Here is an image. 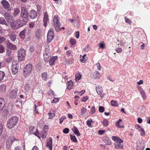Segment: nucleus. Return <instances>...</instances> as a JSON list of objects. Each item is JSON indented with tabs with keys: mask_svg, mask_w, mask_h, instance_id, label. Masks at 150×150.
<instances>
[{
	"mask_svg": "<svg viewBox=\"0 0 150 150\" xmlns=\"http://www.w3.org/2000/svg\"><path fill=\"white\" fill-rule=\"evenodd\" d=\"M53 23L55 29L57 32L59 31L61 29H64V27L61 28V24L59 22V18L57 16H54Z\"/></svg>",
	"mask_w": 150,
	"mask_h": 150,
	"instance_id": "f257e3e1",
	"label": "nucleus"
},
{
	"mask_svg": "<svg viewBox=\"0 0 150 150\" xmlns=\"http://www.w3.org/2000/svg\"><path fill=\"white\" fill-rule=\"evenodd\" d=\"M18 121V118L17 117H11L8 120L7 126L8 128L11 129L16 124Z\"/></svg>",
	"mask_w": 150,
	"mask_h": 150,
	"instance_id": "f03ea898",
	"label": "nucleus"
},
{
	"mask_svg": "<svg viewBox=\"0 0 150 150\" xmlns=\"http://www.w3.org/2000/svg\"><path fill=\"white\" fill-rule=\"evenodd\" d=\"M21 9L20 16L21 18L28 20V13L27 9L24 6H22Z\"/></svg>",
	"mask_w": 150,
	"mask_h": 150,
	"instance_id": "7ed1b4c3",
	"label": "nucleus"
},
{
	"mask_svg": "<svg viewBox=\"0 0 150 150\" xmlns=\"http://www.w3.org/2000/svg\"><path fill=\"white\" fill-rule=\"evenodd\" d=\"M19 65L16 61H13L12 63L11 68V72L13 74H16L18 71Z\"/></svg>",
	"mask_w": 150,
	"mask_h": 150,
	"instance_id": "20e7f679",
	"label": "nucleus"
},
{
	"mask_svg": "<svg viewBox=\"0 0 150 150\" xmlns=\"http://www.w3.org/2000/svg\"><path fill=\"white\" fill-rule=\"evenodd\" d=\"M18 54L19 60L20 61H22L25 55V51L23 49H20L18 51Z\"/></svg>",
	"mask_w": 150,
	"mask_h": 150,
	"instance_id": "39448f33",
	"label": "nucleus"
},
{
	"mask_svg": "<svg viewBox=\"0 0 150 150\" xmlns=\"http://www.w3.org/2000/svg\"><path fill=\"white\" fill-rule=\"evenodd\" d=\"M51 54L50 50L47 49L45 50L44 54V59L46 62H49L51 59Z\"/></svg>",
	"mask_w": 150,
	"mask_h": 150,
	"instance_id": "423d86ee",
	"label": "nucleus"
},
{
	"mask_svg": "<svg viewBox=\"0 0 150 150\" xmlns=\"http://www.w3.org/2000/svg\"><path fill=\"white\" fill-rule=\"evenodd\" d=\"M53 30V29L51 28L48 31L47 35V42L48 43L50 42L54 38Z\"/></svg>",
	"mask_w": 150,
	"mask_h": 150,
	"instance_id": "0eeeda50",
	"label": "nucleus"
},
{
	"mask_svg": "<svg viewBox=\"0 0 150 150\" xmlns=\"http://www.w3.org/2000/svg\"><path fill=\"white\" fill-rule=\"evenodd\" d=\"M32 68V65L31 64H27L24 70V75L27 76L30 72Z\"/></svg>",
	"mask_w": 150,
	"mask_h": 150,
	"instance_id": "6e6552de",
	"label": "nucleus"
},
{
	"mask_svg": "<svg viewBox=\"0 0 150 150\" xmlns=\"http://www.w3.org/2000/svg\"><path fill=\"white\" fill-rule=\"evenodd\" d=\"M4 16L6 20L8 23H11L13 20V17L8 12H5L4 13Z\"/></svg>",
	"mask_w": 150,
	"mask_h": 150,
	"instance_id": "1a4fd4ad",
	"label": "nucleus"
},
{
	"mask_svg": "<svg viewBox=\"0 0 150 150\" xmlns=\"http://www.w3.org/2000/svg\"><path fill=\"white\" fill-rule=\"evenodd\" d=\"M119 140L118 142H114L115 148L117 149H122L123 148V141L122 139Z\"/></svg>",
	"mask_w": 150,
	"mask_h": 150,
	"instance_id": "9d476101",
	"label": "nucleus"
},
{
	"mask_svg": "<svg viewBox=\"0 0 150 150\" xmlns=\"http://www.w3.org/2000/svg\"><path fill=\"white\" fill-rule=\"evenodd\" d=\"M18 90L17 89L11 90L9 94V98L11 99L15 98L17 96Z\"/></svg>",
	"mask_w": 150,
	"mask_h": 150,
	"instance_id": "9b49d317",
	"label": "nucleus"
},
{
	"mask_svg": "<svg viewBox=\"0 0 150 150\" xmlns=\"http://www.w3.org/2000/svg\"><path fill=\"white\" fill-rule=\"evenodd\" d=\"M1 4L3 6V7L5 9L8 11L11 10L10 5L8 2L6 0H3L1 1Z\"/></svg>",
	"mask_w": 150,
	"mask_h": 150,
	"instance_id": "f8f14e48",
	"label": "nucleus"
},
{
	"mask_svg": "<svg viewBox=\"0 0 150 150\" xmlns=\"http://www.w3.org/2000/svg\"><path fill=\"white\" fill-rule=\"evenodd\" d=\"M96 88L97 93L100 95V97H103L104 94L103 93V89L102 87L100 86H96Z\"/></svg>",
	"mask_w": 150,
	"mask_h": 150,
	"instance_id": "ddd939ff",
	"label": "nucleus"
},
{
	"mask_svg": "<svg viewBox=\"0 0 150 150\" xmlns=\"http://www.w3.org/2000/svg\"><path fill=\"white\" fill-rule=\"evenodd\" d=\"M29 15L31 18H35L37 16V12L34 10H31L30 11Z\"/></svg>",
	"mask_w": 150,
	"mask_h": 150,
	"instance_id": "4468645a",
	"label": "nucleus"
},
{
	"mask_svg": "<svg viewBox=\"0 0 150 150\" xmlns=\"http://www.w3.org/2000/svg\"><path fill=\"white\" fill-rule=\"evenodd\" d=\"M10 23L11 27L14 29H18L20 27L19 24L16 21H13Z\"/></svg>",
	"mask_w": 150,
	"mask_h": 150,
	"instance_id": "2eb2a0df",
	"label": "nucleus"
},
{
	"mask_svg": "<svg viewBox=\"0 0 150 150\" xmlns=\"http://www.w3.org/2000/svg\"><path fill=\"white\" fill-rule=\"evenodd\" d=\"M52 139L50 138L47 142L46 146L48 147L50 150H52Z\"/></svg>",
	"mask_w": 150,
	"mask_h": 150,
	"instance_id": "dca6fc26",
	"label": "nucleus"
},
{
	"mask_svg": "<svg viewBox=\"0 0 150 150\" xmlns=\"http://www.w3.org/2000/svg\"><path fill=\"white\" fill-rule=\"evenodd\" d=\"M5 105V101L3 98H0V110H1Z\"/></svg>",
	"mask_w": 150,
	"mask_h": 150,
	"instance_id": "f3484780",
	"label": "nucleus"
},
{
	"mask_svg": "<svg viewBox=\"0 0 150 150\" xmlns=\"http://www.w3.org/2000/svg\"><path fill=\"white\" fill-rule=\"evenodd\" d=\"M48 20V17L46 12L44 13V17L43 18L44 25L46 27L47 26V23Z\"/></svg>",
	"mask_w": 150,
	"mask_h": 150,
	"instance_id": "a211bd4d",
	"label": "nucleus"
},
{
	"mask_svg": "<svg viewBox=\"0 0 150 150\" xmlns=\"http://www.w3.org/2000/svg\"><path fill=\"white\" fill-rule=\"evenodd\" d=\"M7 47L9 49L13 50H16L17 49V47L16 45L8 42L7 44Z\"/></svg>",
	"mask_w": 150,
	"mask_h": 150,
	"instance_id": "6ab92c4d",
	"label": "nucleus"
},
{
	"mask_svg": "<svg viewBox=\"0 0 150 150\" xmlns=\"http://www.w3.org/2000/svg\"><path fill=\"white\" fill-rule=\"evenodd\" d=\"M22 19V20H19L18 21V22H20V23L19 24L20 27L23 26V25L26 24L27 23V20Z\"/></svg>",
	"mask_w": 150,
	"mask_h": 150,
	"instance_id": "aec40b11",
	"label": "nucleus"
},
{
	"mask_svg": "<svg viewBox=\"0 0 150 150\" xmlns=\"http://www.w3.org/2000/svg\"><path fill=\"white\" fill-rule=\"evenodd\" d=\"M86 54L84 55L83 56H80V60L83 63H84L87 60V58Z\"/></svg>",
	"mask_w": 150,
	"mask_h": 150,
	"instance_id": "412c9836",
	"label": "nucleus"
},
{
	"mask_svg": "<svg viewBox=\"0 0 150 150\" xmlns=\"http://www.w3.org/2000/svg\"><path fill=\"white\" fill-rule=\"evenodd\" d=\"M72 130L73 131L74 133L77 136H79L80 135V134L79 133L78 130L76 127L74 126L72 129Z\"/></svg>",
	"mask_w": 150,
	"mask_h": 150,
	"instance_id": "4be33fe9",
	"label": "nucleus"
},
{
	"mask_svg": "<svg viewBox=\"0 0 150 150\" xmlns=\"http://www.w3.org/2000/svg\"><path fill=\"white\" fill-rule=\"evenodd\" d=\"M73 86V82L71 80H70L67 83V88L69 90L71 89Z\"/></svg>",
	"mask_w": 150,
	"mask_h": 150,
	"instance_id": "5701e85b",
	"label": "nucleus"
},
{
	"mask_svg": "<svg viewBox=\"0 0 150 150\" xmlns=\"http://www.w3.org/2000/svg\"><path fill=\"white\" fill-rule=\"evenodd\" d=\"M10 38L11 40L13 41L15 40L16 39V34L14 33H10Z\"/></svg>",
	"mask_w": 150,
	"mask_h": 150,
	"instance_id": "b1692460",
	"label": "nucleus"
},
{
	"mask_svg": "<svg viewBox=\"0 0 150 150\" xmlns=\"http://www.w3.org/2000/svg\"><path fill=\"white\" fill-rule=\"evenodd\" d=\"M6 91V86L4 84L1 85L0 86V92L3 93L5 92Z\"/></svg>",
	"mask_w": 150,
	"mask_h": 150,
	"instance_id": "393cba45",
	"label": "nucleus"
},
{
	"mask_svg": "<svg viewBox=\"0 0 150 150\" xmlns=\"http://www.w3.org/2000/svg\"><path fill=\"white\" fill-rule=\"evenodd\" d=\"M100 74L97 71H95L91 75V77L93 78H96L99 76Z\"/></svg>",
	"mask_w": 150,
	"mask_h": 150,
	"instance_id": "a878e982",
	"label": "nucleus"
},
{
	"mask_svg": "<svg viewBox=\"0 0 150 150\" xmlns=\"http://www.w3.org/2000/svg\"><path fill=\"white\" fill-rule=\"evenodd\" d=\"M25 30H23L21 31L19 33V36L21 39H23L25 37Z\"/></svg>",
	"mask_w": 150,
	"mask_h": 150,
	"instance_id": "bb28decb",
	"label": "nucleus"
},
{
	"mask_svg": "<svg viewBox=\"0 0 150 150\" xmlns=\"http://www.w3.org/2000/svg\"><path fill=\"white\" fill-rule=\"evenodd\" d=\"M87 112V109L84 107H83L81 110V116L83 117L84 115Z\"/></svg>",
	"mask_w": 150,
	"mask_h": 150,
	"instance_id": "cd10ccee",
	"label": "nucleus"
},
{
	"mask_svg": "<svg viewBox=\"0 0 150 150\" xmlns=\"http://www.w3.org/2000/svg\"><path fill=\"white\" fill-rule=\"evenodd\" d=\"M0 23L2 24H4L6 26L8 25V24L5 19L2 17L0 18Z\"/></svg>",
	"mask_w": 150,
	"mask_h": 150,
	"instance_id": "c85d7f7f",
	"label": "nucleus"
},
{
	"mask_svg": "<svg viewBox=\"0 0 150 150\" xmlns=\"http://www.w3.org/2000/svg\"><path fill=\"white\" fill-rule=\"evenodd\" d=\"M5 74L4 72L0 71V81L3 80L5 76Z\"/></svg>",
	"mask_w": 150,
	"mask_h": 150,
	"instance_id": "c756f323",
	"label": "nucleus"
},
{
	"mask_svg": "<svg viewBox=\"0 0 150 150\" xmlns=\"http://www.w3.org/2000/svg\"><path fill=\"white\" fill-rule=\"evenodd\" d=\"M139 91L144 99H145L146 98V96L145 94V92L143 89L142 88Z\"/></svg>",
	"mask_w": 150,
	"mask_h": 150,
	"instance_id": "7c9ffc66",
	"label": "nucleus"
},
{
	"mask_svg": "<svg viewBox=\"0 0 150 150\" xmlns=\"http://www.w3.org/2000/svg\"><path fill=\"white\" fill-rule=\"evenodd\" d=\"M20 10L18 8H16L14 10V13H13V16H16L18 15L20 13Z\"/></svg>",
	"mask_w": 150,
	"mask_h": 150,
	"instance_id": "2f4dec72",
	"label": "nucleus"
},
{
	"mask_svg": "<svg viewBox=\"0 0 150 150\" xmlns=\"http://www.w3.org/2000/svg\"><path fill=\"white\" fill-rule=\"evenodd\" d=\"M81 75L78 73H76L75 75V80L76 81H78L81 78Z\"/></svg>",
	"mask_w": 150,
	"mask_h": 150,
	"instance_id": "473e14b6",
	"label": "nucleus"
},
{
	"mask_svg": "<svg viewBox=\"0 0 150 150\" xmlns=\"http://www.w3.org/2000/svg\"><path fill=\"white\" fill-rule=\"evenodd\" d=\"M12 145L11 142L8 138L6 142V146L8 148H9Z\"/></svg>",
	"mask_w": 150,
	"mask_h": 150,
	"instance_id": "72a5a7b5",
	"label": "nucleus"
},
{
	"mask_svg": "<svg viewBox=\"0 0 150 150\" xmlns=\"http://www.w3.org/2000/svg\"><path fill=\"white\" fill-rule=\"evenodd\" d=\"M49 118L51 119L54 117L55 116L54 112L53 111H50L49 113Z\"/></svg>",
	"mask_w": 150,
	"mask_h": 150,
	"instance_id": "f704fd0d",
	"label": "nucleus"
},
{
	"mask_svg": "<svg viewBox=\"0 0 150 150\" xmlns=\"http://www.w3.org/2000/svg\"><path fill=\"white\" fill-rule=\"evenodd\" d=\"M41 30L39 29L36 32V36L37 38H39L41 35Z\"/></svg>",
	"mask_w": 150,
	"mask_h": 150,
	"instance_id": "c9c22d12",
	"label": "nucleus"
},
{
	"mask_svg": "<svg viewBox=\"0 0 150 150\" xmlns=\"http://www.w3.org/2000/svg\"><path fill=\"white\" fill-rule=\"evenodd\" d=\"M112 139L115 141V142H118L119 140H120L121 139H120L119 137L117 136H112Z\"/></svg>",
	"mask_w": 150,
	"mask_h": 150,
	"instance_id": "e433bc0d",
	"label": "nucleus"
},
{
	"mask_svg": "<svg viewBox=\"0 0 150 150\" xmlns=\"http://www.w3.org/2000/svg\"><path fill=\"white\" fill-rule=\"evenodd\" d=\"M47 73L46 72L43 73L42 74V79L44 80H46L47 78Z\"/></svg>",
	"mask_w": 150,
	"mask_h": 150,
	"instance_id": "4c0bfd02",
	"label": "nucleus"
},
{
	"mask_svg": "<svg viewBox=\"0 0 150 150\" xmlns=\"http://www.w3.org/2000/svg\"><path fill=\"white\" fill-rule=\"evenodd\" d=\"M111 104L112 106H118L119 105L118 103L116 101L112 100Z\"/></svg>",
	"mask_w": 150,
	"mask_h": 150,
	"instance_id": "58836bf2",
	"label": "nucleus"
},
{
	"mask_svg": "<svg viewBox=\"0 0 150 150\" xmlns=\"http://www.w3.org/2000/svg\"><path fill=\"white\" fill-rule=\"evenodd\" d=\"M70 137L71 140L74 142H77V140L75 136H72V135H70Z\"/></svg>",
	"mask_w": 150,
	"mask_h": 150,
	"instance_id": "ea45409f",
	"label": "nucleus"
},
{
	"mask_svg": "<svg viewBox=\"0 0 150 150\" xmlns=\"http://www.w3.org/2000/svg\"><path fill=\"white\" fill-rule=\"evenodd\" d=\"M41 136L44 139L46 138L47 134L46 132L45 131H43L41 132Z\"/></svg>",
	"mask_w": 150,
	"mask_h": 150,
	"instance_id": "a19ab883",
	"label": "nucleus"
},
{
	"mask_svg": "<svg viewBox=\"0 0 150 150\" xmlns=\"http://www.w3.org/2000/svg\"><path fill=\"white\" fill-rule=\"evenodd\" d=\"M10 141L11 142V143L12 144V143L16 140L15 138L13 136H10L8 138Z\"/></svg>",
	"mask_w": 150,
	"mask_h": 150,
	"instance_id": "79ce46f5",
	"label": "nucleus"
},
{
	"mask_svg": "<svg viewBox=\"0 0 150 150\" xmlns=\"http://www.w3.org/2000/svg\"><path fill=\"white\" fill-rule=\"evenodd\" d=\"M136 149L137 150H144L143 148L141 146L140 144L137 145Z\"/></svg>",
	"mask_w": 150,
	"mask_h": 150,
	"instance_id": "37998d69",
	"label": "nucleus"
},
{
	"mask_svg": "<svg viewBox=\"0 0 150 150\" xmlns=\"http://www.w3.org/2000/svg\"><path fill=\"white\" fill-rule=\"evenodd\" d=\"M108 121L106 119H104L103 122V124L105 126H107L108 125Z\"/></svg>",
	"mask_w": 150,
	"mask_h": 150,
	"instance_id": "c03bdc74",
	"label": "nucleus"
},
{
	"mask_svg": "<svg viewBox=\"0 0 150 150\" xmlns=\"http://www.w3.org/2000/svg\"><path fill=\"white\" fill-rule=\"evenodd\" d=\"M8 110L11 111V110L13 108V105L12 103H10L8 104Z\"/></svg>",
	"mask_w": 150,
	"mask_h": 150,
	"instance_id": "a18cd8bd",
	"label": "nucleus"
},
{
	"mask_svg": "<svg viewBox=\"0 0 150 150\" xmlns=\"http://www.w3.org/2000/svg\"><path fill=\"white\" fill-rule=\"evenodd\" d=\"M66 118V117L64 116H62L59 119V123L62 124L63 121Z\"/></svg>",
	"mask_w": 150,
	"mask_h": 150,
	"instance_id": "49530a36",
	"label": "nucleus"
},
{
	"mask_svg": "<svg viewBox=\"0 0 150 150\" xmlns=\"http://www.w3.org/2000/svg\"><path fill=\"white\" fill-rule=\"evenodd\" d=\"M30 86L28 84H26L24 86L25 89L27 91H28L30 88Z\"/></svg>",
	"mask_w": 150,
	"mask_h": 150,
	"instance_id": "de8ad7c7",
	"label": "nucleus"
},
{
	"mask_svg": "<svg viewBox=\"0 0 150 150\" xmlns=\"http://www.w3.org/2000/svg\"><path fill=\"white\" fill-rule=\"evenodd\" d=\"M4 52V47L2 45H0V53H2Z\"/></svg>",
	"mask_w": 150,
	"mask_h": 150,
	"instance_id": "09e8293b",
	"label": "nucleus"
},
{
	"mask_svg": "<svg viewBox=\"0 0 150 150\" xmlns=\"http://www.w3.org/2000/svg\"><path fill=\"white\" fill-rule=\"evenodd\" d=\"M90 49V47L89 45H86L85 47L84 48V50L86 51H88Z\"/></svg>",
	"mask_w": 150,
	"mask_h": 150,
	"instance_id": "8fccbe9b",
	"label": "nucleus"
},
{
	"mask_svg": "<svg viewBox=\"0 0 150 150\" xmlns=\"http://www.w3.org/2000/svg\"><path fill=\"white\" fill-rule=\"evenodd\" d=\"M99 111L100 112H103L104 111V109L103 107L100 106L99 108Z\"/></svg>",
	"mask_w": 150,
	"mask_h": 150,
	"instance_id": "3c124183",
	"label": "nucleus"
},
{
	"mask_svg": "<svg viewBox=\"0 0 150 150\" xmlns=\"http://www.w3.org/2000/svg\"><path fill=\"white\" fill-rule=\"evenodd\" d=\"M70 42L72 45H73L76 43V40L74 39H71L70 40Z\"/></svg>",
	"mask_w": 150,
	"mask_h": 150,
	"instance_id": "603ef678",
	"label": "nucleus"
},
{
	"mask_svg": "<svg viewBox=\"0 0 150 150\" xmlns=\"http://www.w3.org/2000/svg\"><path fill=\"white\" fill-rule=\"evenodd\" d=\"M95 111L96 109L95 107L94 106H93L91 109V113L92 114H94L95 112Z\"/></svg>",
	"mask_w": 150,
	"mask_h": 150,
	"instance_id": "864d4df0",
	"label": "nucleus"
},
{
	"mask_svg": "<svg viewBox=\"0 0 150 150\" xmlns=\"http://www.w3.org/2000/svg\"><path fill=\"white\" fill-rule=\"evenodd\" d=\"M59 98H54V99L52 101V103H56L59 100Z\"/></svg>",
	"mask_w": 150,
	"mask_h": 150,
	"instance_id": "5fc2aeb1",
	"label": "nucleus"
},
{
	"mask_svg": "<svg viewBox=\"0 0 150 150\" xmlns=\"http://www.w3.org/2000/svg\"><path fill=\"white\" fill-rule=\"evenodd\" d=\"M140 134L141 135H144L145 134V131L144 129L143 128H142L140 130Z\"/></svg>",
	"mask_w": 150,
	"mask_h": 150,
	"instance_id": "6e6d98bb",
	"label": "nucleus"
},
{
	"mask_svg": "<svg viewBox=\"0 0 150 150\" xmlns=\"http://www.w3.org/2000/svg\"><path fill=\"white\" fill-rule=\"evenodd\" d=\"M69 129L68 128H65L63 130V132L65 134H67L69 132Z\"/></svg>",
	"mask_w": 150,
	"mask_h": 150,
	"instance_id": "4d7b16f0",
	"label": "nucleus"
},
{
	"mask_svg": "<svg viewBox=\"0 0 150 150\" xmlns=\"http://www.w3.org/2000/svg\"><path fill=\"white\" fill-rule=\"evenodd\" d=\"M117 52L118 53L121 52L122 51V49L120 48H117L116 49Z\"/></svg>",
	"mask_w": 150,
	"mask_h": 150,
	"instance_id": "13d9d810",
	"label": "nucleus"
},
{
	"mask_svg": "<svg viewBox=\"0 0 150 150\" xmlns=\"http://www.w3.org/2000/svg\"><path fill=\"white\" fill-rule=\"evenodd\" d=\"M5 40L4 37L0 36V43H2L3 42H4Z\"/></svg>",
	"mask_w": 150,
	"mask_h": 150,
	"instance_id": "bf43d9fd",
	"label": "nucleus"
},
{
	"mask_svg": "<svg viewBox=\"0 0 150 150\" xmlns=\"http://www.w3.org/2000/svg\"><path fill=\"white\" fill-rule=\"evenodd\" d=\"M88 97L86 96L81 98V100L83 102H86L88 99Z\"/></svg>",
	"mask_w": 150,
	"mask_h": 150,
	"instance_id": "052dcab7",
	"label": "nucleus"
},
{
	"mask_svg": "<svg viewBox=\"0 0 150 150\" xmlns=\"http://www.w3.org/2000/svg\"><path fill=\"white\" fill-rule=\"evenodd\" d=\"M125 21L126 23L131 24V21L129 19L127 18H125Z\"/></svg>",
	"mask_w": 150,
	"mask_h": 150,
	"instance_id": "680f3d73",
	"label": "nucleus"
},
{
	"mask_svg": "<svg viewBox=\"0 0 150 150\" xmlns=\"http://www.w3.org/2000/svg\"><path fill=\"white\" fill-rule=\"evenodd\" d=\"M122 121L121 119H119L117 121L116 123V125L117 126H119L120 123Z\"/></svg>",
	"mask_w": 150,
	"mask_h": 150,
	"instance_id": "e2e57ef3",
	"label": "nucleus"
},
{
	"mask_svg": "<svg viewBox=\"0 0 150 150\" xmlns=\"http://www.w3.org/2000/svg\"><path fill=\"white\" fill-rule=\"evenodd\" d=\"M3 126L2 124H0V136L1 135L3 131Z\"/></svg>",
	"mask_w": 150,
	"mask_h": 150,
	"instance_id": "0e129e2a",
	"label": "nucleus"
},
{
	"mask_svg": "<svg viewBox=\"0 0 150 150\" xmlns=\"http://www.w3.org/2000/svg\"><path fill=\"white\" fill-rule=\"evenodd\" d=\"M135 127L137 129H138L139 131H140V130L141 129V126L138 125H135Z\"/></svg>",
	"mask_w": 150,
	"mask_h": 150,
	"instance_id": "69168bd1",
	"label": "nucleus"
},
{
	"mask_svg": "<svg viewBox=\"0 0 150 150\" xmlns=\"http://www.w3.org/2000/svg\"><path fill=\"white\" fill-rule=\"evenodd\" d=\"M105 132V131L103 130H100L98 131V133L100 135H102Z\"/></svg>",
	"mask_w": 150,
	"mask_h": 150,
	"instance_id": "338daca9",
	"label": "nucleus"
},
{
	"mask_svg": "<svg viewBox=\"0 0 150 150\" xmlns=\"http://www.w3.org/2000/svg\"><path fill=\"white\" fill-rule=\"evenodd\" d=\"M96 65L98 69L99 70H100L101 67H100V64L99 63H98L96 64Z\"/></svg>",
	"mask_w": 150,
	"mask_h": 150,
	"instance_id": "774afa93",
	"label": "nucleus"
}]
</instances>
